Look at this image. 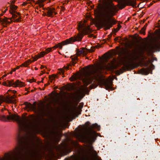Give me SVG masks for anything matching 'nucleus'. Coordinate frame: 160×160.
Here are the masks:
<instances>
[{"mask_svg": "<svg viewBox=\"0 0 160 160\" xmlns=\"http://www.w3.org/2000/svg\"><path fill=\"white\" fill-rule=\"evenodd\" d=\"M11 118L18 122L20 132L18 136V145L16 148V151L8 155L6 160H22L25 153L30 147L28 142V137L34 133L37 125L33 120L30 121L26 118H22L17 115H12ZM0 160H3L1 157Z\"/></svg>", "mask_w": 160, "mask_h": 160, "instance_id": "obj_1", "label": "nucleus"}, {"mask_svg": "<svg viewBox=\"0 0 160 160\" xmlns=\"http://www.w3.org/2000/svg\"><path fill=\"white\" fill-rule=\"evenodd\" d=\"M78 26V30L79 31V33L78 35L74 37H71L69 39L63 41L61 43H59L56 45L54 47L55 48H59L60 49H62L63 45L71 43L76 41H81L83 37V34L85 35L88 34L89 33H91L92 31L89 26H86L83 23L79 24Z\"/></svg>", "mask_w": 160, "mask_h": 160, "instance_id": "obj_2", "label": "nucleus"}, {"mask_svg": "<svg viewBox=\"0 0 160 160\" xmlns=\"http://www.w3.org/2000/svg\"><path fill=\"white\" fill-rule=\"evenodd\" d=\"M99 127L97 124H94L88 128H87L81 135V137L87 140H93L97 136V133L93 129H98Z\"/></svg>", "mask_w": 160, "mask_h": 160, "instance_id": "obj_3", "label": "nucleus"}, {"mask_svg": "<svg viewBox=\"0 0 160 160\" xmlns=\"http://www.w3.org/2000/svg\"><path fill=\"white\" fill-rule=\"evenodd\" d=\"M108 68V67L106 66H101L98 69L93 70L88 73V77H86L83 80L85 85L87 86L91 83L93 78H99L101 74V70Z\"/></svg>", "mask_w": 160, "mask_h": 160, "instance_id": "obj_4", "label": "nucleus"}, {"mask_svg": "<svg viewBox=\"0 0 160 160\" xmlns=\"http://www.w3.org/2000/svg\"><path fill=\"white\" fill-rule=\"evenodd\" d=\"M119 55L121 57V61L124 62H128L135 58V54L132 53L130 50L126 48H123Z\"/></svg>", "mask_w": 160, "mask_h": 160, "instance_id": "obj_5", "label": "nucleus"}, {"mask_svg": "<svg viewBox=\"0 0 160 160\" xmlns=\"http://www.w3.org/2000/svg\"><path fill=\"white\" fill-rule=\"evenodd\" d=\"M2 84L3 85L9 86V87H17L19 86L22 87L24 86V84L18 80H17L15 82H14V81L13 80H7V82H4Z\"/></svg>", "mask_w": 160, "mask_h": 160, "instance_id": "obj_6", "label": "nucleus"}, {"mask_svg": "<svg viewBox=\"0 0 160 160\" xmlns=\"http://www.w3.org/2000/svg\"><path fill=\"white\" fill-rule=\"evenodd\" d=\"M9 94L8 95H1V103L2 102H5L8 103H13L15 101L14 98L15 97V95L10 96L9 92L8 93Z\"/></svg>", "mask_w": 160, "mask_h": 160, "instance_id": "obj_7", "label": "nucleus"}, {"mask_svg": "<svg viewBox=\"0 0 160 160\" xmlns=\"http://www.w3.org/2000/svg\"><path fill=\"white\" fill-rule=\"evenodd\" d=\"M70 58L71 59V61L70 63L68 64V66H64L63 68L65 71V70L69 69V67L72 66H74L76 64L79 62V59L77 58V56H74V57H70Z\"/></svg>", "mask_w": 160, "mask_h": 160, "instance_id": "obj_8", "label": "nucleus"}, {"mask_svg": "<svg viewBox=\"0 0 160 160\" xmlns=\"http://www.w3.org/2000/svg\"><path fill=\"white\" fill-rule=\"evenodd\" d=\"M24 104L26 106V108L28 109L29 110H32L35 111L37 110L36 102H34L33 104H31L30 102H25L24 103Z\"/></svg>", "mask_w": 160, "mask_h": 160, "instance_id": "obj_9", "label": "nucleus"}, {"mask_svg": "<svg viewBox=\"0 0 160 160\" xmlns=\"http://www.w3.org/2000/svg\"><path fill=\"white\" fill-rule=\"evenodd\" d=\"M10 13L12 15V17L11 19L12 18L14 20L13 21V22H19L21 21V18L20 16H19L17 19H15L16 18L18 17V16H19V13L16 12V11H10ZM11 21L12 22L13 20H12Z\"/></svg>", "mask_w": 160, "mask_h": 160, "instance_id": "obj_10", "label": "nucleus"}, {"mask_svg": "<svg viewBox=\"0 0 160 160\" xmlns=\"http://www.w3.org/2000/svg\"><path fill=\"white\" fill-rule=\"evenodd\" d=\"M146 67H147V68H142L141 70V72L142 74L147 75L151 71V73H152V71L151 70V69H153L154 67V66L152 64L150 65V67H148V65H146Z\"/></svg>", "mask_w": 160, "mask_h": 160, "instance_id": "obj_11", "label": "nucleus"}, {"mask_svg": "<svg viewBox=\"0 0 160 160\" xmlns=\"http://www.w3.org/2000/svg\"><path fill=\"white\" fill-rule=\"evenodd\" d=\"M46 10L47 11V16L49 17H52L53 15L57 14V13L55 12V9L54 8H48L46 9Z\"/></svg>", "mask_w": 160, "mask_h": 160, "instance_id": "obj_12", "label": "nucleus"}, {"mask_svg": "<svg viewBox=\"0 0 160 160\" xmlns=\"http://www.w3.org/2000/svg\"><path fill=\"white\" fill-rule=\"evenodd\" d=\"M54 47H53L54 48ZM52 48H48L45 50V51L42 52L40 54L38 58H40L43 57L45 54L48 53L52 51Z\"/></svg>", "mask_w": 160, "mask_h": 160, "instance_id": "obj_13", "label": "nucleus"}, {"mask_svg": "<svg viewBox=\"0 0 160 160\" xmlns=\"http://www.w3.org/2000/svg\"><path fill=\"white\" fill-rule=\"evenodd\" d=\"M0 21L1 25H2L3 27H6L8 24V22L6 18H1Z\"/></svg>", "mask_w": 160, "mask_h": 160, "instance_id": "obj_14", "label": "nucleus"}, {"mask_svg": "<svg viewBox=\"0 0 160 160\" xmlns=\"http://www.w3.org/2000/svg\"><path fill=\"white\" fill-rule=\"evenodd\" d=\"M31 1L35 4H39V6L40 7H44V5L42 3L44 2L43 0H38L37 2H35L34 0H31Z\"/></svg>", "mask_w": 160, "mask_h": 160, "instance_id": "obj_15", "label": "nucleus"}, {"mask_svg": "<svg viewBox=\"0 0 160 160\" xmlns=\"http://www.w3.org/2000/svg\"><path fill=\"white\" fill-rule=\"evenodd\" d=\"M84 51L83 50H79V49H77V55H74L73 56H72L71 57H74V56H77V58H78V56H80L81 54H84Z\"/></svg>", "mask_w": 160, "mask_h": 160, "instance_id": "obj_16", "label": "nucleus"}, {"mask_svg": "<svg viewBox=\"0 0 160 160\" xmlns=\"http://www.w3.org/2000/svg\"><path fill=\"white\" fill-rule=\"evenodd\" d=\"M152 48V49L153 50L160 51V42H159L158 44L153 46Z\"/></svg>", "mask_w": 160, "mask_h": 160, "instance_id": "obj_17", "label": "nucleus"}, {"mask_svg": "<svg viewBox=\"0 0 160 160\" xmlns=\"http://www.w3.org/2000/svg\"><path fill=\"white\" fill-rule=\"evenodd\" d=\"M10 8L11 10H9V12L10 13V11H15V10L17 9V7L12 4L10 5Z\"/></svg>", "mask_w": 160, "mask_h": 160, "instance_id": "obj_18", "label": "nucleus"}, {"mask_svg": "<svg viewBox=\"0 0 160 160\" xmlns=\"http://www.w3.org/2000/svg\"><path fill=\"white\" fill-rule=\"evenodd\" d=\"M57 103L58 105L61 107H62L64 106L65 104V102L63 100H62V101H57Z\"/></svg>", "mask_w": 160, "mask_h": 160, "instance_id": "obj_19", "label": "nucleus"}, {"mask_svg": "<svg viewBox=\"0 0 160 160\" xmlns=\"http://www.w3.org/2000/svg\"><path fill=\"white\" fill-rule=\"evenodd\" d=\"M57 77V76L55 75H52V76H49V78L50 82H52L53 80H54L55 78H56Z\"/></svg>", "mask_w": 160, "mask_h": 160, "instance_id": "obj_20", "label": "nucleus"}, {"mask_svg": "<svg viewBox=\"0 0 160 160\" xmlns=\"http://www.w3.org/2000/svg\"><path fill=\"white\" fill-rule=\"evenodd\" d=\"M30 61L29 60L28 61L25 62L23 63L22 64V66H23L24 67H27L29 64V63H30Z\"/></svg>", "mask_w": 160, "mask_h": 160, "instance_id": "obj_21", "label": "nucleus"}, {"mask_svg": "<svg viewBox=\"0 0 160 160\" xmlns=\"http://www.w3.org/2000/svg\"><path fill=\"white\" fill-rule=\"evenodd\" d=\"M7 10H8V8H5V9L4 10H3V11L2 10H1V11H2V12L3 13H1V17L2 16H3V13H5Z\"/></svg>", "mask_w": 160, "mask_h": 160, "instance_id": "obj_22", "label": "nucleus"}, {"mask_svg": "<svg viewBox=\"0 0 160 160\" xmlns=\"http://www.w3.org/2000/svg\"><path fill=\"white\" fill-rule=\"evenodd\" d=\"M65 72L63 68H60L59 69V73L60 74H63Z\"/></svg>", "mask_w": 160, "mask_h": 160, "instance_id": "obj_23", "label": "nucleus"}, {"mask_svg": "<svg viewBox=\"0 0 160 160\" xmlns=\"http://www.w3.org/2000/svg\"><path fill=\"white\" fill-rule=\"evenodd\" d=\"M145 29L144 28H142L140 31V32L142 34H143V35H145Z\"/></svg>", "mask_w": 160, "mask_h": 160, "instance_id": "obj_24", "label": "nucleus"}, {"mask_svg": "<svg viewBox=\"0 0 160 160\" xmlns=\"http://www.w3.org/2000/svg\"><path fill=\"white\" fill-rule=\"evenodd\" d=\"M32 2V1L31 0H29L28 1V2H23L22 3V5H23V6H25V5H26L28 3H31Z\"/></svg>", "mask_w": 160, "mask_h": 160, "instance_id": "obj_25", "label": "nucleus"}, {"mask_svg": "<svg viewBox=\"0 0 160 160\" xmlns=\"http://www.w3.org/2000/svg\"><path fill=\"white\" fill-rule=\"evenodd\" d=\"M9 92H12L13 93H15L17 92V91L15 90H9L8 91L7 93H8Z\"/></svg>", "mask_w": 160, "mask_h": 160, "instance_id": "obj_26", "label": "nucleus"}, {"mask_svg": "<svg viewBox=\"0 0 160 160\" xmlns=\"http://www.w3.org/2000/svg\"><path fill=\"white\" fill-rule=\"evenodd\" d=\"M121 27V26L120 24H118V28H117L118 29V30L119 31Z\"/></svg>", "mask_w": 160, "mask_h": 160, "instance_id": "obj_27", "label": "nucleus"}, {"mask_svg": "<svg viewBox=\"0 0 160 160\" xmlns=\"http://www.w3.org/2000/svg\"><path fill=\"white\" fill-rule=\"evenodd\" d=\"M89 37L90 38H91L93 37L94 38H96V37L95 36H94L92 34H89Z\"/></svg>", "mask_w": 160, "mask_h": 160, "instance_id": "obj_28", "label": "nucleus"}, {"mask_svg": "<svg viewBox=\"0 0 160 160\" xmlns=\"http://www.w3.org/2000/svg\"><path fill=\"white\" fill-rule=\"evenodd\" d=\"M106 87L107 89H109V88H111V86L110 85H108V84H107L106 85Z\"/></svg>", "mask_w": 160, "mask_h": 160, "instance_id": "obj_29", "label": "nucleus"}, {"mask_svg": "<svg viewBox=\"0 0 160 160\" xmlns=\"http://www.w3.org/2000/svg\"><path fill=\"white\" fill-rule=\"evenodd\" d=\"M85 124L86 125L89 126L90 124V122H86Z\"/></svg>", "mask_w": 160, "mask_h": 160, "instance_id": "obj_30", "label": "nucleus"}, {"mask_svg": "<svg viewBox=\"0 0 160 160\" xmlns=\"http://www.w3.org/2000/svg\"><path fill=\"white\" fill-rule=\"evenodd\" d=\"M114 32H117L118 31V29H117L116 28H114Z\"/></svg>", "mask_w": 160, "mask_h": 160, "instance_id": "obj_31", "label": "nucleus"}, {"mask_svg": "<svg viewBox=\"0 0 160 160\" xmlns=\"http://www.w3.org/2000/svg\"><path fill=\"white\" fill-rule=\"evenodd\" d=\"M118 38L119 37H116V38H115L114 39V40L115 41H117L120 40L119 39H118Z\"/></svg>", "mask_w": 160, "mask_h": 160, "instance_id": "obj_32", "label": "nucleus"}, {"mask_svg": "<svg viewBox=\"0 0 160 160\" xmlns=\"http://www.w3.org/2000/svg\"><path fill=\"white\" fill-rule=\"evenodd\" d=\"M71 158H72V160H74L75 159V157L74 156H71Z\"/></svg>", "mask_w": 160, "mask_h": 160, "instance_id": "obj_33", "label": "nucleus"}, {"mask_svg": "<svg viewBox=\"0 0 160 160\" xmlns=\"http://www.w3.org/2000/svg\"><path fill=\"white\" fill-rule=\"evenodd\" d=\"M35 82L34 79H31L30 80V82Z\"/></svg>", "mask_w": 160, "mask_h": 160, "instance_id": "obj_34", "label": "nucleus"}, {"mask_svg": "<svg viewBox=\"0 0 160 160\" xmlns=\"http://www.w3.org/2000/svg\"><path fill=\"white\" fill-rule=\"evenodd\" d=\"M16 70V68H14L13 69H12V71L13 72H15Z\"/></svg>", "mask_w": 160, "mask_h": 160, "instance_id": "obj_35", "label": "nucleus"}, {"mask_svg": "<svg viewBox=\"0 0 160 160\" xmlns=\"http://www.w3.org/2000/svg\"><path fill=\"white\" fill-rule=\"evenodd\" d=\"M15 1H14V0H12V1L11 2V4H13L14 3H15Z\"/></svg>", "mask_w": 160, "mask_h": 160, "instance_id": "obj_36", "label": "nucleus"}, {"mask_svg": "<svg viewBox=\"0 0 160 160\" xmlns=\"http://www.w3.org/2000/svg\"><path fill=\"white\" fill-rule=\"evenodd\" d=\"M61 8H62V10H65V8H64V7H63L62 6V7H61Z\"/></svg>", "mask_w": 160, "mask_h": 160, "instance_id": "obj_37", "label": "nucleus"}, {"mask_svg": "<svg viewBox=\"0 0 160 160\" xmlns=\"http://www.w3.org/2000/svg\"><path fill=\"white\" fill-rule=\"evenodd\" d=\"M7 76V74H4V75H3L2 77V78H3L5 77L6 76Z\"/></svg>", "mask_w": 160, "mask_h": 160, "instance_id": "obj_38", "label": "nucleus"}, {"mask_svg": "<svg viewBox=\"0 0 160 160\" xmlns=\"http://www.w3.org/2000/svg\"><path fill=\"white\" fill-rule=\"evenodd\" d=\"M111 37H112V35H108V38L110 39L111 38Z\"/></svg>", "mask_w": 160, "mask_h": 160, "instance_id": "obj_39", "label": "nucleus"}, {"mask_svg": "<svg viewBox=\"0 0 160 160\" xmlns=\"http://www.w3.org/2000/svg\"><path fill=\"white\" fill-rule=\"evenodd\" d=\"M43 79H44L43 78H42L41 81L40 82H43Z\"/></svg>", "mask_w": 160, "mask_h": 160, "instance_id": "obj_40", "label": "nucleus"}, {"mask_svg": "<svg viewBox=\"0 0 160 160\" xmlns=\"http://www.w3.org/2000/svg\"><path fill=\"white\" fill-rule=\"evenodd\" d=\"M49 84V83H47V84H45V86H48V85Z\"/></svg>", "mask_w": 160, "mask_h": 160, "instance_id": "obj_41", "label": "nucleus"}, {"mask_svg": "<svg viewBox=\"0 0 160 160\" xmlns=\"http://www.w3.org/2000/svg\"><path fill=\"white\" fill-rule=\"evenodd\" d=\"M44 68V66H41V68Z\"/></svg>", "mask_w": 160, "mask_h": 160, "instance_id": "obj_42", "label": "nucleus"}, {"mask_svg": "<svg viewBox=\"0 0 160 160\" xmlns=\"http://www.w3.org/2000/svg\"><path fill=\"white\" fill-rule=\"evenodd\" d=\"M146 26H147V25H146V26H144V27H143V28H144L145 29H146Z\"/></svg>", "mask_w": 160, "mask_h": 160, "instance_id": "obj_43", "label": "nucleus"}, {"mask_svg": "<svg viewBox=\"0 0 160 160\" xmlns=\"http://www.w3.org/2000/svg\"><path fill=\"white\" fill-rule=\"evenodd\" d=\"M36 155V153H34V155H33V158H35V156Z\"/></svg>", "mask_w": 160, "mask_h": 160, "instance_id": "obj_44", "label": "nucleus"}, {"mask_svg": "<svg viewBox=\"0 0 160 160\" xmlns=\"http://www.w3.org/2000/svg\"><path fill=\"white\" fill-rule=\"evenodd\" d=\"M73 113H74V111H72V112H71V114H72Z\"/></svg>", "mask_w": 160, "mask_h": 160, "instance_id": "obj_45", "label": "nucleus"}, {"mask_svg": "<svg viewBox=\"0 0 160 160\" xmlns=\"http://www.w3.org/2000/svg\"><path fill=\"white\" fill-rule=\"evenodd\" d=\"M44 16H47V14H46V13H45L44 14Z\"/></svg>", "mask_w": 160, "mask_h": 160, "instance_id": "obj_46", "label": "nucleus"}, {"mask_svg": "<svg viewBox=\"0 0 160 160\" xmlns=\"http://www.w3.org/2000/svg\"><path fill=\"white\" fill-rule=\"evenodd\" d=\"M16 68V69H18L19 68V67H17Z\"/></svg>", "mask_w": 160, "mask_h": 160, "instance_id": "obj_47", "label": "nucleus"}, {"mask_svg": "<svg viewBox=\"0 0 160 160\" xmlns=\"http://www.w3.org/2000/svg\"><path fill=\"white\" fill-rule=\"evenodd\" d=\"M70 152H71V150H69L68 153H69Z\"/></svg>", "mask_w": 160, "mask_h": 160, "instance_id": "obj_48", "label": "nucleus"}, {"mask_svg": "<svg viewBox=\"0 0 160 160\" xmlns=\"http://www.w3.org/2000/svg\"><path fill=\"white\" fill-rule=\"evenodd\" d=\"M68 3V2H67V3H66V2L65 3H63V5H64V4H67Z\"/></svg>", "mask_w": 160, "mask_h": 160, "instance_id": "obj_49", "label": "nucleus"}, {"mask_svg": "<svg viewBox=\"0 0 160 160\" xmlns=\"http://www.w3.org/2000/svg\"><path fill=\"white\" fill-rule=\"evenodd\" d=\"M28 93V92H26V93H25V95H26Z\"/></svg>", "mask_w": 160, "mask_h": 160, "instance_id": "obj_50", "label": "nucleus"}, {"mask_svg": "<svg viewBox=\"0 0 160 160\" xmlns=\"http://www.w3.org/2000/svg\"><path fill=\"white\" fill-rule=\"evenodd\" d=\"M12 71L11 72H10V74H12Z\"/></svg>", "mask_w": 160, "mask_h": 160, "instance_id": "obj_51", "label": "nucleus"}, {"mask_svg": "<svg viewBox=\"0 0 160 160\" xmlns=\"http://www.w3.org/2000/svg\"><path fill=\"white\" fill-rule=\"evenodd\" d=\"M35 70H38V68H35Z\"/></svg>", "mask_w": 160, "mask_h": 160, "instance_id": "obj_52", "label": "nucleus"}, {"mask_svg": "<svg viewBox=\"0 0 160 160\" xmlns=\"http://www.w3.org/2000/svg\"><path fill=\"white\" fill-rule=\"evenodd\" d=\"M42 74H43V73H41V74H40V76H41V75H42Z\"/></svg>", "mask_w": 160, "mask_h": 160, "instance_id": "obj_53", "label": "nucleus"}, {"mask_svg": "<svg viewBox=\"0 0 160 160\" xmlns=\"http://www.w3.org/2000/svg\"><path fill=\"white\" fill-rule=\"evenodd\" d=\"M37 59H38V58L35 59V60H34L33 61H36V60Z\"/></svg>", "mask_w": 160, "mask_h": 160, "instance_id": "obj_54", "label": "nucleus"}, {"mask_svg": "<svg viewBox=\"0 0 160 160\" xmlns=\"http://www.w3.org/2000/svg\"><path fill=\"white\" fill-rule=\"evenodd\" d=\"M73 79H75V77H73Z\"/></svg>", "mask_w": 160, "mask_h": 160, "instance_id": "obj_55", "label": "nucleus"}, {"mask_svg": "<svg viewBox=\"0 0 160 160\" xmlns=\"http://www.w3.org/2000/svg\"><path fill=\"white\" fill-rule=\"evenodd\" d=\"M35 8H37V9H38L37 6V7Z\"/></svg>", "mask_w": 160, "mask_h": 160, "instance_id": "obj_56", "label": "nucleus"}, {"mask_svg": "<svg viewBox=\"0 0 160 160\" xmlns=\"http://www.w3.org/2000/svg\"><path fill=\"white\" fill-rule=\"evenodd\" d=\"M3 111V110H2H2H1H1H0L1 112V111Z\"/></svg>", "mask_w": 160, "mask_h": 160, "instance_id": "obj_57", "label": "nucleus"}, {"mask_svg": "<svg viewBox=\"0 0 160 160\" xmlns=\"http://www.w3.org/2000/svg\"><path fill=\"white\" fill-rule=\"evenodd\" d=\"M159 22H160V20L158 21Z\"/></svg>", "mask_w": 160, "mask_h": 160, "instance_id": "obj_58", "label": "nucleus"}, {"mask_svg": "<svg viewBox=\"0 0 160 160\" xmlns=\"http://www.w3.org/2000/svg\"><path fill=\"white\" fill-rule=\"evenodd\" d=\"M152 3H151V4H150L151 5H152Z\"/></svg>", "mask_w": 160, "mask_h": 160, "instance_id": "obj_59", "label": "nucleus"}, {"mask_svg": "<svg viewBox=\"0 0 160 160\" xmlns=\"http://www.w3.org/2000/svg\"><path fill=\"white\" fill-rule=\"evenodd\" d=\"M0 118H1V115Z\"/></svg>", "mask_w": 160, "mask_h": 160, "instance_id": "obj_60", "label": "nucleus"}, {"mask_svg": "<svg viewBox=\"0 0 160 160\" xmlns=\"http://www.w3.org/2000/svg\"><path fill=\"white\" fill-rule=\"evenodd\" d=\"M155 60H157V58H156V59H155Z\"/></svg>", "mask_w": 160, "mask_h": 160, "instance_id": "obj_61", "label": "nucleus"}, {"mask_svg": "<svg viewBox=\"0 0 160 160\" xmlns=\"http://www.w3.org/2000/svg\"><path fill=\"white\" fill-rule=\"evenodd\" d=\"M39 82H38V83H40Z\"/></svg>", "mask_w": 160, "mask_h": 160, "instance_id": "obj_62", "label": "nucleus"}, {"mask_svg": "<svg viewBox=\"0 0 160 160\" xmlns=\"http://www.w3.org/2000/svg\"><path fill=\"white\" fill-rule=\"evenodd\" d=\"M59 53L61 54L60 52H59Z\"/></svg>", "mask_w": 160, "mask_h": 160, "instance_id": "obj_63", "label": "nucleus"}, {"mask_svg": "<svg viewBox=\"0 0 160 160\" xmlns=\"http://www.w3.org/2000/svg\"><path fill=\"white\" fill-rule=\"evenodd\" d=\"M159 16H160V14H159Z\"/></svg>", "mask_w": 160, "mask_h": 160, "instance_id": "obj_64", "label": "nucleus"}]
</instances>
